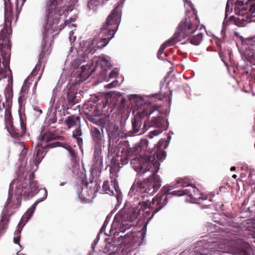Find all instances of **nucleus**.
<instances>
[{"instance_id": "1a4fd4ad", "label": "nucleus", "mask_w": 255, "mask_h": 255, "mask_svg": "<svg viewBox=\"0 0 255 255\" xmlns=\"http://www.w3.org/2000/svg\"><path fill=\"white\" fill-rule=\"evenodd\" d=\"M146 106L153 107L158 110V112H154L151 114L153 115L152 119L150 121H147V127H153L157 128L154 130L149 132L148 137L152 138L154 136L158 135L164 130H166L167 128V121L164 117H162V114L160 111V106L156 104H148Z\"/></svg>"}, {"instance_id": "9d476101", "label": "nucleus", "mask_w": 255, "mask_h": 255, "mask_svg": "<svg viewBox=\"0 0 255 255\" xmlns=\"http://www.w3.org/2000/svg\"><path fill=\"white\" fill-rule=\"evenodd\" d=\"M84 113L86 119L90 122L100 126L102 130L109 121L108 117H104L103 118H98V117L101 114V111L97 109L96 106L92 104L84 105Z\"/></svg>"}, {"instance_id": "69168bd1", "label": "nucleus", "mask_w": 255, "mask_h": 255, "mask_svg": "<svg viewBox=\"0 0 255 255\" xmlns=\"http://www.w3.org/2000/svg\"><path fill=\"white\" fill-rule=\"evenodd\" d=\"M255 195V187L252 189V195Z\"/></svg>"}, {"instance_id": "dca6fc26", "label": "nucleus", "mask_w": 255, "mask_h": 255, "mask_svg": "<svg viewBox=\"0 0 255 255\" xmlns=\"http://www.w3.org/2000/svg\"><path fill=\"white\" fill-rule=\"evenodd\" d=\"M11 117L10 115L9 118H8L9 127L8 128V130L11 135L14 137L17 138L22 137L24 135L26 132V123L23 121L22 119L20 118V128L18 129L16 128L12 123V121L11 120Z\"/></svg>"}, {"instance_id": "603ef678", "label": "nucleus", "mask_w": 255, "mask_h": 255, "mask_svg": "<svg viewBox=\"0 0 255 255\" xmlns=\"http://www.w3.org/2000/svg\"><path fill=\"white\" fill-rule=\"evenodd\" d=\"M108 225V222H107V221L106 220L103 225V226L102 227L101 230H100V232L101 233H103L105 231V229H106V227L107 226V225Z\"/></svg>"}, {"instance_id": "a211bd4d", "label": "nucleus", "mask_w": 255, "mask_h": 255, "mask_svg": "<svg viewBox=\"0 0 255 255\" xmlns=\"http://www.w3.org/2000/svg\"><path fill=\"white\" fill-rule=\"evenodd\" d=\"M102 149L99 145H95L94 158L92 169L93 171H101L103 166V158L101 156Z\"/></svg>"}, {"instance_id": "e2e57ef3", "label": "nucleus", "mask_w": 255, "mask_h": 255, "mask_svg": "<svg viewBox=\"0 0 255 255\" xmlns=\"http://www.w3.org/2000/svg\"><path fill=\"white\" fill-rule=\"evenodd\" d=\"M114 87V82L111 83L107 85V87L109 88H112Z\"/></svg>"}, {"instance_id": "473e14b6", "label": "nucleus", "mask_w": 255, "mask_h": 255, "mask_svg": "<svg viewBox=\"0 0 255 255\" xmlns=\"http://www.w3.org/2000/svg\"><path fill=\"white\" fill-rule=\"evenodd\" d=\"M67 99L68 101V107H72L73 105L78 102V100L76 99V96L73 92H69L67 95Z\"/></svg>"}, {"instance_id": "6ab92c4d", "label": "nucleus", "mask_w": 255, "mask_h": 255, "mask_svg": "<svg viewBox=\"0 0 255 255\" xmlns=\"http://www.w3.org/2000/svg\"><path fill=\"white\" fill-rule=\"evenodd\" d=\"M18 189H19V187L16 188V194L14 196L9 191L8 197L4 207L5 209L7 210L10 208L16 209L20 206L21 197L23 196L21 195L19 193L17 194V190Z\"/></svg>"}, {"instance_id": "0eeeda50", "label": "nucleus", "mask_w": 255, "mask_h": 255, "mask_svg": "<svg viewBox=\"0 0 255 255\" xmlns=\"http://www.w3.org/2000/svg\"><path fill=\"white\" fill-rule=\"evenodd\" d=\"M159 112L158 110L153 107L144 106L137 112L131 121L132 132L137 134H141L146 130L147 121L151 114Z\"/></svg>"}, {"instance_id": "bb28decb", "label": "nucleus", "mask_w": 255, "mask_h": 255, "mask_svg": "<svg viewBox=\"0 0 255 255\" xmlns=\"http://www.w3.org/2000/svg\"><path fill=\"white\" fill-rule=\"evenodd\" d=\"M122 166H116L115 165L111 166L110 169V178L113 180L115 189L117 190V187H118L117 178L119 176V172Z\"/></svg>"}, {"instance_id": "6e6d98bb", "label": "nucleus", "mask_w": 255, "mask_h": 255, "mask_svg": "<svg viewBox=\"0 0 255 255\" xmlns=\"http://www.w3.org/2000/svg\"><path fill=\"white\" fill-rule=\"evenodd\" d=\"M113 147H112L111 146V144L109 143V148H108V155L109 156L110 155H112V153H113Z\"/></svg>"}, {"instance_id": "a878e982", "label": "nucleus", "mask_w": 255, "mask_h": 255, "mask_svg": "<svg viewBox=\"0 0 255 255\" xmlns=\"http://www.w3.org/2000/svg\"><path fill=\"white\" fill-rule=\"evenodd\" d=\"M106 130L110 140L115 139L119 135V127L115 124L112 123L109 124L106 128Z\"/></svg>"}, {"instance_id": "f03ea898", "label": "nucleus", "mask_w": 255, "mask_h": 255, "mask_svg": "<svg viewBox=\"0 0 255 255\" xmlns=\"http://www.w3.org/2000/svg\"><path fill=\"white\" fill-rule=\"evenodd\" d=\"M120 17V11L117 6L107 18L98 36L92 40L91 46L96 49L94 51L91 49L90 52L94 53L97 49H102L108 44L118 30Z\"/></svg>"}, {"instance_id": "e433bc0d", "label": "nucleus", "mask_w": 255, "mask_h": 255, "mask_svg": "<svg viewBox=\"0 0 255 255\" xmlns=\"http://www.w3.org/2000/svg\"><path fill=\"white\" fill-rule=\"evenodd\" d=\"M191 184V181L188 178H179L176 182V185L182 187H190Z\"/></svg>"}, {"instance_id": "b1692460", "label": "nucleus", "mask_w": 255, "mask_h": 255, "mask_svg": "<svg viewBox=\"0 0 255 255\" xmlns=\"http://www.w3.org/2000/svg\"><path fill=\"white\" fill-rule=\"evenodd\" d=\"M4 94L6 102L8 104H9L11 102V99L13 97L12 77L9 78L8 80V83L5 88Z\"/></svg>"}, {"instance_id": "bf43d9fd", "label": "nucleus", "mask_w": 255, "mask_h": 255, "mask_svg": "<svg viewBox=\"0 0 255 255\" xmlns=\"http://www.w3.org/2000/svg\"><path fill=\"white\" fill-rule=\"evenodd\" d=\"M248 210L250 212H255V202L251 207H249Z\"/></svg>"}, {"instance_id": "f257e3e1", "label": "nucleus", "mask_w": 255, "mask_h": 255, "mask_svg": "<svg viewBox=\"0 0 255 255\" xmlns=\"http://www.w3.org/2000/svg\"><path fill=\"white\" fill-rule=\"evenodd\" d=\"M162 144V142L159 141L157 144V149L147 150L130 160L133 168L137 172L141 174L147 171L151 172V175L139 183L141 191L149 195L156 192L161 185V181L157 173L159 169V161H162L166 155L165 151L159 149Z\"/></svg>"}, {"instance_id": "4c0bfd02", "label": "nucleus", "mask_w": 255, "mask_h": 255, "mask_svg": "<svg viewBox=\"0 0 255 255\" xmlns=\"http://www.w3.org/2000/svg\"><path fill=\"white\" fill-rule=\"evenodd\" d=\"M247 172H249L248 182L249 184L251 186L255 185V172L251 170Z\"/></svg>"}, {"instance_id": "423d86ee", "label": "nucleus", "mask_w": 255, "mask_h": 255, "mask_svg": "<svg viewBox=\"0 0 255 255\" xmlns=\"http://www.w3.org/2000/svg\"><path fill=\"white\" fill-rule=\"evenodd\" d=\"M236 5L235 13L239 16L238 20L241 25L255 21V0H248L244 3L245 0H234Z\"/></svg>"}, {"instance_id": "a18cd8bd", "label": "nucleus", "mask_w": 255, "mask_h": 255, "mask_svg": "<svg viewBox=\"0 0 255 255\" xmlns=\"http://www.w3.org/2000/svg\"><path fill=\"white\" fill-rule=\"evenodd\" d=\"M70 155V160L73 163H75L76 161V158L77 156V152L74 149L71 151V152L69 153Z\"/></svg>"}, {"instance_id": "052dcab7", "label": "nucleus", "mask_w": 255, "mask_h": 255, "mask_svg": "<svg viewBox=\"0 0 255 255\" xmlns=\"http://www.w3.org/2000/svg\"><path fill=\"white\" fill-rule=\"evenodd\" d=\"M40 202V200H37V201H36L32 206V208L33 210H35L37 205Z\"/></svg>"}, {"instance_id": "f3484780", "label": "nucleus", "mask_w": 255, "mask_h": 255, "mask_svg": "<svg viewBox=\"0 0 255 255\" xmlns=\"http://www.w3.org/2000/svg\"><path fill=\"white\" fill-rule=\"evenodd\" d=\"M168 197L166 194L161 193V190L158 194L153 198L152 200L150 203L151 204V207L155 208V212H158L160 211L168 202Z\"/></svg>"}, {"instance_id": "cd10ccee", "label": "nucleus", "mask_w": 255, "mask_h": 255, "mask_svg": "<svg viewBox=\"0 0 255 255\" xmlns=\"http://www.w3.org/2000/svg\"><path fill=\"white\" fill-rule=\"evenodd\" d=\"M184 195H187L191 199L197 200L200 197V192L197 188L193 186H190L188 189H184Z\"/></svg>"}, {"instance_id": "680f3d73", "label": "nucleus", "mask_w": 255, "mask_h": 255, "mask_svg": "<svg viewBox=\"0 0 255 255\" xmlns=\"http://www.w3.org/2000/svg\"><path fill=\"white\" fill-rule=\"evenodd\" d=\"M88 67L86 66H83L82 67V72L84 73L86 71V70L87 69Z\"/></svg>"}, {"instance_id": "2f4dec72", "label": "nucleus", "mask_w": 255, "mask_h": 255, "mask_svg": "<svg viewBox=\"0 0 255 255\" xmlns=\"http://www.w3.org/2000/svg\"><path fill=\"white\" fill-rule=\"evenodd\" d=\"M82 135V131L81 128V125L78 126L72 133V136L75 138L77 140V144L81 147L83 144V139L80 137V136Z\"/></svg>"}, {"instance_id": "4468645a", "label": "nucleus", "mask_w": 255, "mask_h": 255, "mask_svg": "<svg viewBox=\"0 0 255 255\" xmlns=\"http://www.w3.org/2000/svg\"><path fill=\"white\" fill-rule=\"evenodd\" d=\"M38 186L36 181L33 180V175L31 174L29 177V187H26L22 184L21 187L17 189V194L19 193L22 195L24 199H27L29 197H32L35 194Z\"/></svg>"}, {"instance_id": "37998d69", "label": "nucleus", "mask_w": 255, "mask_h": 255, "mask_svg": "<svg viewBox=\"0 0 255 255\" xmlns=\"http://www.w3.org/2000/svg\"><path fill=\"white\" fill-rule=\"evenodd\" d=\"M20 238V231L19 229L16 230L13 238V242L15 244H19Z\"/></svg>"}, {"instance_id": "c85d7f7f", "label": "nucleus", "mask_w": 255, "mask_h": 255, "mask_svg": "<svg viewBox=\"0 0 255 255\" xmlns=\"http://www.w3.org/2000/svg\"><path fill=\"white\" fill-rule=\"evenodd\" d=\"M122 247L120 245L114 246L111 243L107 244L104 249V252L109 255H113L119 253L121 251Z\"/></svg>"}, {"instance_id": "49530a36", "label": "nucleus", "mask_w": 255, "mask_h": 255, "mask_svg": "<svg viewBox=\"0 0 255 255\" xmlns=\"http://www.w3.org/2000/svg\"><path fill=\"white\" fill-rule=\"evenodd\" d=\"M28 93H25L20 92V96L18 98L19 103H22L24 101H25L27 97Z\"/></svg>"}, {"instance_id": "72a5a7b5", "label": "nucleus", "mask_w": 255, "mask_h": 255, "mask_svg": "<svg viewBox=\"0 0 255 255\" xmlns=\"http://www.w3.org/2000/svg\"><path fill=\"white\" fill-rule=\"evenodd\" d=\"M100 59L101 68L103 70L107 71L108 69L112 67L113 65L111 64L110 60L107 59L105 57H101Z\"/></svg>"}, {"instance_id": "864d4df0", "label": "nucleus", "mask_w": 255, "mask_h": 255, "mask_svg": "<svg viewBox=\"0 0 255 255\" xmlns=\"http://www.w3.org/2000/svg\"><path fill=\"white\" fill-rule=\"evenodd\" d=\"M66 150H68L69 153L71 152V151H72L74 150V149L69 145L66 144L65 146H63Z\"/></svg>"}, {"instance_id": "09e8293b", "label": "nucleus", "mask_w": 255, "mask_h": 255, "mask_svg": "<svg viewBox=\"0 0 255 255\" xmlns=\"http://www.w3.org/2000/svg\"><path fill=\"white\" fill-rule=\"evenodd\" d=\"M28 86L27 85V80L25 81L24 82L21 89L20 92L28 93Z\"/></svg>"}, {"instance_id": "7ed1b4c3", "label": "nucleus", "mask_w": 255, "mask_h": 255, "mask_svg": "<svg viewBox=\"0 0 255 255\" xmlns=\"http://www.w3.org/2000/svg\"><path fill=\"white\" fill-rule=\"evenodd\" d=\"M11 34V28L5 24L0 32V52L3 66V68H0V81L6 77L7 70L11 72L9 68L10 56L8 51H10L11 49L10 36Z\"/></svg>"}, {"instance_id": "13d9d810", "label": "nucleus", "mask_w": 255, "mask_h": 255, "mask_svg": "<svg viewBox=\"0 0 255 255\" xmlns=\"http://www.w3.org/2000/svg\"><path fill=\"white\" fill-rule=\"evenodd\" d=\"M199 197H200V198H199L198 200L201 199L202 200H205L207 199V196H206L205 195H203V194H200V195L199 196Z\"/></svg>"}, {"instance_id": "2eb2a0df", "label": "nucleus", "mask_w": 255, "mask_h": 255, "mask_svg": "<svg viewBox=\"0 0 255 255\" xmlns=\"http://www.w3.org/2000/svg\"><path fill=\"white\" fill-rule=\"evenodd\" d=\"M146 226H143L141 231L136 233H130L125 235V242L129 244V247L133 248L135 244L137 246H140L143 242L146 235Z\"/></svg>"}, {"instance_id": "79ce46f5", "label": "nucleus", "mask_w": 255, "mask_h": 255, "mask_svg": "<svg viewBox=\"0 0 255 255\" xmlns=\"http://www.w3.org/2000/svg\"><path fill=\"white\" fill-rule=\"evenodd\" d=\"M119 155L113 157L111 160V166L115 165L116 166H120V163L119 162V161L120 160L119 159Z\"/></svg>"}, {"instance_id": "0e129e2a", "label": "nucleus", "mask_w": 255, "mask_h": 255, "mask_svg": "<svg viewBox=\"0 0 255 255\" xmlns=\"http://www.w3.org/2000/svg\"><path fill=\"white\" fill-rule=\"evenodd\" d=\"M162 54H161V53H157V57L159 59H163V57H162Z\"/></svg>"}, {"instance_id": "aec40b11", "label": "nucleus", "mask_w": 255, "mask_h": 255, "mask_svg": "<svg viewBox=\"0 0 255 255\" xmlns=\"http://www.w3.org/2000/svg\"><path fill=\"white\" fill-rule=\"evenodd\" d=\"M82 185L87 190L88 197L91 198L94 197L95 194L98 192L100 188L98 182L93 180H90L89 182L83 180Z\"/></svg>"}, {"instance_id": "774afa93", "label": "nucleus", "mask_w": 255, "mask_h": 255, "mask_svg": "<svg viewBox=\"0 0 255 255\" xmlns=\"http://www.w3.org/2000/svg\"><path fill=\"white\" fill-rule=\"evenodd\" d=\"M236 167L235 166H232L231 168V171H235L236 170Z\"/></svg>"}, {"instance_id": "9b49d317", "label": "nucleus", "mask_w": 255, "mask_h": 255, "mask_svg": "<svg viewBox=\"0 0 255 255\" xmlns=\"http://www.w3.org/2000/svg\"><path fill=\"white\" fill-rule=\"evenodd\" d=\"M151 204L148 201H142L139 203L137 209L134 208L130 209L131 212L134 213L137 215V218L141 214L142 216L140 218L142 220L144 221L146 220L144 226H146L148 224L149 221L153 218L154 214L157 212H155V208L154 207H151Z\"/></svg>"}, {"instance_id": "de8ad7c7", "label": "nucleus", "mask_w": 255, "mask_h": 255, "mask_svg": "<svg viewBox=\"0 0 255 255\" xmlns=\"http://www.w3.org/2000/svg\"><path fill=\"white\" fill-rule=\"evenodd\" d=\"M46 54V50L45 44L42 46V50L40 54L39 55L38 62H40L43 59Z\"/></svg>"}, {"instance_id": "58836bf2", "label": "nucleus", "mask_w": 255, "mask_h": 255, "mask_svg": "<svg viewBox=\"0 0 255 255\" xmlns=\"http://www.w3.org/2000/svg\"><path fill=\"white\" fill-rule=\"evenodd\" d=\"M39 198L38 200L40 202L45 199L47 196V191L45 188H41L37 192Z\"/></svg>"}, {"instance_id": "412c9836", "label": "nucleus", "mask_w": 255, "mask_h": 255, "mask_svg": "<svg viewBox=\"0 0 255 255\" xmlns=\"http://www.w3.org/2000/svg\"><path fill=\"white\" fill-rule=\"evenodd\" d=\"M241 42V49H247L252 48L255 46V36L244 37L242 36L239 37Z\"/></svg>"}, {"instance_id": "39448f33", "label": "nucleus", "mask_w": 255, "mask_h": 255, "mask_svg": "<svg viewBox=\"0 0 255 255\" xmlns=\"http://www.w3.org/2000/svg\"><path fill=\"white\" fill-rule=\"evenodd\" d=\"M137 219V215L128 210L127 212L121 210L115 216L110 229V234L114 237L119 236L120 233H124L133 226V222Z\"/></svg>"}, {"instance_id": "7c9ffc66", "label": "nucleus", "mask_w": 255, "mask_h": 255, "mask_svg": "<svg viewBox=\"0 0 255 255\" xmlns=\"http://www.w3.org/2000/svg\"><path fill=\"white\" fill-rule=\"evenodd\" d=\"M244 52L246 59L251 63H255V50L253 48L241 49Z\"/></svg>"}, {"instance_id": "5fc2aeb1", "label": "nucleus", "mask_w": 255, "mask_h": 255, "mask_svg": "<svg viewBox=\"0 0 255 255\" xmlns=\"http://www.w3.org/2000/svg\"><path fill=\"white\" fill-rule=\"evenodd\" d=\"M66 150H68L69 153L71 152V151H72L74 150V149L69 145L66 144L65 146H63Z\"/></svg>"}, {"instance_id": "ddd939ff", "label": "nucleus", "mask_w": 255, "mask_h": 255, "mask_svg": "<svg viewBox=\"0 0 255 255\" xmlns=\"http://www.w3.org/2000/svg\"><path fill=\"white\" fill-rule=\"evenodd\" d=\"M218 250L217 251L221 253H226L234 255H250L247 252L238 248L236 243L233 240L225 239L223 243L218 245Z\"/></svg>"}, {"instance_id": "c03bdc74", "label": "nucleus", "mask_w": 255, "mask_h": 255, "mask_svg": "<svg viewBox=\"0 0 255 255\" xmlns=\"http://www.w3.org/2000/svg\"><path fill=\"white\" fill-rule=\"evenodd\" d=\"M120 157V160L121 162L120 163L122 164V166H124L128 163V158H129V157L126 156L125 154H122L121 155V156Z\"/></svg>"}, {"instance_id": "4be33fe9", "label": "nucleus", "mask_w": 255, "mask_h": 255, "mask_svg": "<svg viewBox=\"0 0 255 255\" xmlns=\"http://www.w3.org/2000/svg\"><path fill=\"white\" fill-rule=\"evenodd\" d=\"M124 146L122 148L121 153L126 156L130 157L136 154L138 152V148L136 147H130L129 143L128 141H124L123 143Z\"/></svg>"}, {"instance_id": "f704fd0d", "label": "nucleus", "mask_w": 255, "mask_h": 255, "mask_svg": "<svg viewBox=\"0 0 255 255\" xmlns=\"http://www.w3.org/2000/svg\"><path fill=\"white\" fill-rule=\"evenodd\" d=\"M203 39V33H200L196 35H195L192 37H191L190 40V42L194 44L195 45H199L201 42L202 41Z\"/></svg>"}, {"instance_id": "393cba45", "label": "nucleus", "mask_w": 255, "mask_h": 255, "mask_svg": "<svg viewBox=\"0 0 255 255\" xmlns=\"http://www.w3.org/2000/svg\"><path fill=\"white\" fill-rule=\"evenodd\" d=\"M69 129L76 126L81 125V118L79 116H77L74 115H72L67 117L65 121Z\"/></svg>"}, {"instance_id": "c756f323", "label": "nucleus", "mask_w": 255, "mask_h": 255, "mask_svg": "<svg viewBox=\"0 0 255 255\" xmlns=\"http://www.w3.org/2000/svg\"><path fill=\"white\" fill-rule=\"evenodd\" d=\"M92 136L93 140L95 142V145H99L101 146L102 135L100 130L97 128L93 127L91 130Z\"/></svg>"}, {"instance_id": "8fccbe9b", "label": "nucleus", "mask_w": 255, "mask_h": 255, "mask_svg": "<svg viewBox=\"0 0 255 255\" xmlns=\"http://www.w3.org/2000/svg\"><path fill=\"white\" fill-rule=\"evenodd\" d=\"M40 66L36 65L35 67L34 68V69L32 70L31 72V75L33 76H35L37 75L38 71H39L40 69Z\"/></svg>"}, {"instance_id": "20e7f679", "label": "nucleus", "mask_w": 255, "mask_h": 255, "mask_svg": "<svg viewBox=\"0 0 255 255\" xmlns=\"http://www.w3.org/2000/svg\"><path fill=\"white\" fill-rule=\"evenodd\" d=\"M61 136L56 135L54 132L49 130H42L40 134L38 146L40 147L34 155L33 163L37 166L44 157L43 152H47L49 148L60 146V142L56 141L49 143L54 140L60 139Z\"/></svg>"}, {"instance_id": "a19ab883", "label": "nucleus", "mask_w": 255, "mask_h": 255, "mask_svg": "<svg viewBox=\"0 0 255 255\" xmlns=\"http://www.w3.org/2000/svg\"><path fill=\"white\" fill-rule=\"evenodd\" d=\"M7 210L5 209V208L3 210L0 222L5 223H7L8 222V217L7 213Z\"/></svg>"}, {"instance_id": "4d7b16f0", "label": "nucleus", "mask_w": 255, "mask_h": 255, "mask_svg": "<svg viewBox=\"0 0 255 255\" xmlns=\"http://www.w3.org/2000/svg\"><path fill=\"white\" fill-rule=\"evenodd\" d=\"M117 75V72L115 71L114 70L112 71L109 74V76L111 78L116 77Z\"/></svg>"}, {"instance_id": "ea45409f", "label": "nucleus", "mask_w": 255, "mask_h": 255, "mask_svg": "<svg viewBox=\"0 0 255 255\" xmlns=\"http://www.w3.org/2000/svg\"><path fill=\"white\" fill-rule=\"evenodd\" d=\"M103 189L106 194H110L113 193V191L110 188V183L108 180L104 181L103 185Z\"/></svg>"}, {"instance_id": "5701e85b", "label": "nucleus", "mask_w": 255, "mask_h": 255, "mask_svg": "<svg viewBox=\"0 0 255 255\" xmlns=\"http://www.w3.org/2000/svg\"><path fill=\"white\" fill-rule=\"evenodd\" d=\"M176 187V184H174L172 186H164L161 189V193L166 194L167 197L170 195H174L177 196L184 195V190H176L172 192H170V190L174 189Z\"/></svg>"}, {"instance_id": "3c124183", "label": "nucleus", "mask_w": 255, "mask_h": 255, "mask_svg": "<svg viewBox=\"0 0 255 255\" xmlns=\"http://www.w3.org/2000/svg\"><path fill=\"white\" fill-rule=\"evenodd\" d=\"M7 223L0 222V231L4 230L6 229Z\"/></svg>"}, {"instance_id": "c9c22d12", "label": "nucleus", "mask_w": 255, "mask_h": 255, "mask_svg": "<svg viewBox=\"0 0 255 255\" xmlns=\"http://www.w3.org/2000/svg\"><path fill=\"white\" fill-rule=\"evenodd\" d=\"M171 92H170L169 94H164L163 95L161 94H153L152 95V97L153 98H154L155 99H157L158 100H168L169 102H171Z\"/></svg>"}, {"instance_id": "f8f14e48", "label": "nucleus", "mask_w": 255, "mask_h": 255, "mask_svg": "<svg viewBox=\"0 0 255 255\" xmlns=\"http://www.w3.org/2000/svg\"><path fill=\"white\" fill-rule=\"evenodd\" d=\"M63 0H47L46 3V17L47 24H57L59 22L60 13H58V5L61 6Z\"/></svg>"}, {"instance_id": "6e6552de", "label": "nucleus", "mask_w": 255, "mask_h": 255, "mask_svg": "<svg viewBox=\"0 0 255 255\" xmlns=\"http://www.w3.org/2000/svg\"><path fill=\"white\" fill-rule=\"evenodd\" d=\"M196 29V28L191 23L189 17H186L179 23L177 31L172 37L162 44L160 48L164 50L167 46L173 45L175 42L180 41L189 35L193 33Z\"/></svg>"}, {"instance_id": "338daca9", "label": "nucleus", "mask_w": 255, "mask_h": 255, "mask_svg": "<svg viewBox=\"0 0 255 255\" xmlns=\"http://www.w3.org/2000/svg\"><path fill=\"white\" fill-rule=\"evenodd\" d=\"M163 51H164V50H162L160 48H159L157 53L163 54Z\"/></svg>"}]
</instances>
